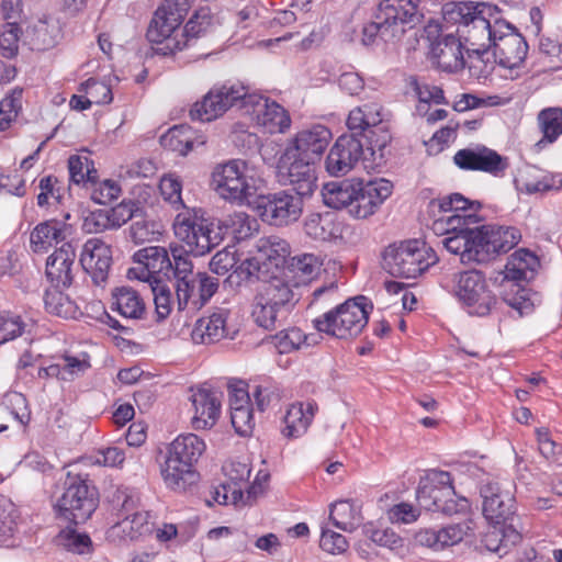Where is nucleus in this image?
Here are the masks:
<instances>
[{"mask_svg": "<svg viewBox=\"0 0 562 562\" xmlns=\"http://www.w3.org/2000/svg\"><path fill=\"white\" fill-rule=\"evenodd\" d=\"M175 235L183 241L182 246H171L175 257V291L179 311L202 308L218 290V279L206 272H194L193 262L188 254L203 256L218 245L217 232L204 220L190 218L187 214H178L173 224Z\"/></svg>", "mask_w": 562, "mask_h": 562, "instance_id": "1", "label": "nucleus"}, {"mask_svg": "<svg viewBox=\"0 0 562 562\" xmlns=\"http://www.w3.org/2000/svg\"><path fill=\"white\" fill-rule=\"evenodd\" d=\"M442 15L447 24L456 25L457 35L464 42L472 74L477 78L486 77L491 67L481 56L491 49L493 33L505 21L498 8L486 2H452L445 4Z\"/></svg>", "mask_w": 562, "mask_h": 562, "instance_id": "2", "label": "nucleus"}, {"mask_svg": "<svg viewBox=\"0 0 562 562\" xmlns=\"http://www.w3.org/2000/svg\"><path fill=\"white\" fill-rule=\"evenodd\" d=\"M205 442L195 434L179 435L168 447L161 465V476L167 487L184 491L196 480L194 465L205 451Z\"/></svg>", "mask_w": 562, "mask_h": 562, "instance_id": "3", "label": "nucleus"}, {"mask_svg": "<svg viewBox=\"0 0 562 562\" xmlns=\"http://www.w3.org/2000/svg\"><path fill=\"white\" fill-rule=\"evenodd\" d=\"M211 183L223 200L252 207L263 181L245 160L232 159L215 166Z\"/></svg>", "mask_w": 562, "mask_h": 562, "instance_id": "4", "label": "nucleus"}, {"mask_svg": "<svg viewBox=\"0 0 562 562\" xmlns=\"http://www.w3.org/2000/svg\"><path fill=\"white\" fill-rule=\"evenodd\" d=\"M297 301L290 282L273 277L257 289L251 316L258 326L273 330L283 325Z\"/></svg>", "mask_w": 562, "mask_h": 562, "instance_id": "5", "label": "nucleus"}, {"mask_svg": "<svg viewBox=\"0 0 562 562\" xmlns=\"http://www.w3.org/2000/svg\"><path fill=\"white\" fill-rule=\"evenodd\" d=\"M372 305L369 300L359 295L337 304L334 308L313 319L315 329L338 339L357 337L369 319Z\"/></svg>", "mask_w": 562, "mask_h": 562, "instance_id": "6", "label": "nucleus"}, {"mask_svg": "<svg viewBox=\"0 0 562 562\" xmlns=\"http://www.w3.org/2000/svg\"><path fill=\"white\" fill-rule=\"evenodd\" d=\"M431 247L418 239L390 245L383 255L384 268L395 277L416 279L438 262Z\"/></svg>", "mask_w": 562, "mask_h": 562, "instance_id": "7", "label": "nucleus"}, {"mask_svg": "<svg viewBox=\"0 0 562 562\" xmlns=\"http://www.w3.org/2000/svg\"><path fill=\"white\" fill-rule=\"evenodd\" d=\"M191 8V0H164L156 9L147 29L149 42L165 44L164 54H173L186 47L178 29Z\"/></svg>", "mask_w": 562, "mask_h": 562, "instance_id": "8", "label": "nucleus"}, {"mask_svg": "<svg viewBox=\"0 0 562 562\" xmlns=\"http://www.w3.org/2000/svg\"><path fill=\"white\" fill-rule=\"evenodd\" d=\"M452 283L454 296L471 315L485 316L497 302L485 276L479 270L454 273Z\"/></svg>", "mask_w": 562, "mask_h": 562, "instance_id": "9", "label": "nucleus"}, {"mask_svg": "<svg viewBox=\"0 0 562 562\" xmlns=\"http://www.w3.org/2000/svg\"><path fill=\"white\" fill-rule=\"evenodd\" d=\"M56 507L65 519L76 525L85 522L97 508L95 491L86 479L69 473Z\"/></svg>", "mask_w": 562, "mask_h": 562, "instance_id": "10", "label": "nucleus"}, {"mask_svg": "<svg viewBox=\"0 0 562 562\" xmlns=\"http://www.w3.org/2000/svg\"><path fill=\"white\" fill-rule=\"evenodd\" d=\"M246 87L240 83H224L213 87L201 100L193 103L190 117L193 121L212 122L233 106L243 110Z\"/></svg>", "mask_w": 562, "mask_h": 562, "instance_id": "11", "label": "nucleus"}, {"mask_svg": "<svg viewBox=\"0 0 562 562\" xmlns=\"http://www.w3.org/2000/svg\"><path fill=\"white\" fill-rule=\"evenodd\" d=\"M252 209L262 221L271 225L284 226L299 220L303 201L302 198L286 190L266 195L259 193Z\"/></svg>", "mask_w": 562, "mask_h": 562, "instance_id": "12", "label": "nucleus"}, {"mask_svg": "<svg viewBox=\"0 0 562 562\" xmlns=\"http://www.w3.org/2000/svg\"><path fill=\"white\" fill-rule=\"evenodd\" d=\"M383 108L378 103H366L350 111L347 126L351 135L364 136L372 149H383L391 140V135L383 123Z\"/></svg>", "mask_w": 562, "mask_h": 562, "instance_id": "13", "label": "nucleus"}, {"mask_svg": "<svg viewBox=\"0 0 562 562\" xmlns=\"http://www.w3.org/2000/svg\"><path fill=\"white\" fill-rule=\"evenodd\" d=\"M171 246L169 248L162 246H149L137 250L133 255V261L139 267L131 268L127 271L130 279H137L151 283L159 276L170 278L175 276V257L171 255Z\"/></svg>", "mask_w": 562, "mask_h": 562, "instance_id": "14", "label": "nucleus"}, {"mask_svg": "<svg viewBox=\"0 0 562 562\" xmlns=\"http://www.w3.org/2000/svg\"><path fill=\"white\" fill-rule=\"evenodd\" d=\"M243 111L271 134L284 133L291 126V117L284 108L260 94L249 93L247 88Z\"/></svg>", "mask_w": 562, "mask_h": 562, "instance_id": "15", "label": "nucleus"}, {"mask_svg": "<svg viewBox=\"0 0 562 562\" xmlns=\"http://www.w3.org/2000/svg\"><path fill=\"white\" fill-rule=\"evenodd\" d=\"M494 34L493 55L498 64L510 71L519 69L527 56L528 44L524 36L506 20Z\"/></svg>", "mask_w": 562, "mask_h": 562, "instance_id": "16", "label": "nucleus"}, {"mask_svg": "<svg viewBox=\"0 0 562 562\" xmlns=\"http://www.w3.org/2000/svg\"><path fill=\"white\" fill-rule=\"evenodd\" d=\"M278 181L290 186L300 198L310 196L317 188L315 162L282 154L277 166Z\"/></svg>", "mask_w": 562, "mask_h": 562, "instance_id": "17", "label": "nucleus"}, {"mask_svg": "<svg viewBox=\"0 0 562 562\" xmlns=\"http://www.w3.org/2000/svg\"><path fill=\"white\" fill-rule=\"evenodd\" d=\"M480 494L483 515L490 524L506 525L513 519L516 507L510 483L486 482L481 486Z\"/></svg>", "mask_w": 562, "mask_h": 562, "instance_id": "18", "label": "nucleus"}, {"mask_svg": "<svg viewBox=\"0 0 562 562\" xmlns=\"http://www.w3.org/2000/svg\"><path fill=\"white\" fill-rule=\"evenodd\" d=\"M429 0H379L376 7L403 36L424 22Z\"/></svg>", "mask_w": 562, "mask_h": 562, "instance_id": "19", "label": "nucleus"}, {"mask_svg": "<svg viewBox=\"0 0 562 562\" xmlns=\"http://www.w3.org/2000/svg\"><path fill=\"white\" fill-rule=\"evenodd\" d=\"M331 139L330 131L321 124L313 125L296 133L289 142L283 154L285 158L297 157L316 162Z\"/></svg>", "mask_w": 562, "mask_h": 562, "instance_id": "20", "label": "nucleus"}, {"mask_svg": "<svg viewBox=\"0 0 562 562\" xmlns=\"http://www.w3.org/2000/svg\"><path fill=\"white\" fill-rule=\"evenodd\" d=\"M363 155V144L355 135H341L330 148L326 160V171L334 177L347 175Z\"/></svg>", "mask_w": 562, "mask_h": 562, "instance_id": "21", "label": "nucleus"}, {"mask_svg": "<svg viewBox=\"0 0 562 562\" xmlns=\"http://www.w3.org/2000/svg\"><path fill=\"white\" fill-rule=\"evenodd\" d=\"M480 262H486L492 257L507 252L520 240V233L515 227L486 225L476 227Z\"/></svg>", "mask_w": 562, "mask_h": 562, "instance_id": "22", "label": "nucleus"}, {"mask_svg": "<svg viewBox=\"0 0 562 562\" xmlns=\"http://www.w3.org/2000/svg\"><path fill=\"white\" fill-rule=\"evenodd\" d=\"M392 189V182L383 178L367 183L358 182L350 214L357 218L371 216L391 195Z\"/></svg>", "mask_w": 562, "mask_h": 562, "instance_id": "23", "label": "nucleus"}, {"mask_svg": "<svg viewBox=\"0 0 562 562\" xmlns=\"http://www.w3.org/2000/svg\"><path fill=\"white\" fill-rule=\"evenodd\" d=\"M452 494L451 474L441 470H430L419 480L416 498L420 508L436 512L442 498Z\"/></svg>", "mask_w": 562, "mask_h": 562, "instance_id": "24", "label": "nucleus"}, {"mask_svg": "<svg viewBox=\"0 0 562 562\" xmlns=\"http://www.w3.org/2000/svg\"><path fill=\"white\" fill-rule=\"evenodd\" d=\"M79 262L92 282L102 286L108 280L112 263L111 248L99 238H90L82 246Z\"/></svg>", "mask_w": 562, "mask_h": 562, "instance_id": "25", "label": "nucleus"}, {"mask_svg": "<svg viewBox=\"0 0 562 562\" xmlns=\"http://www.w3.org/2000/svg\"><path fill=\"white\" fill-rule=\"evenodd\" d=\"M453 161L461 169L479 170L492 175H498L507 168L506 159L485 146L475 149H460L456 153Z\"/></svg>", "mask_w": 562, "mask_h": 562, "instance_id": "26", "label": "nucleus"}, {"mask_svg": "<svg viewBox=\"0 0 562 562\" xmlns=\"http://www.w3.org/2000/svg\"><path fill=\"white\" fill-rule=\"evenodd\" d=\"M430 52L438 67L445 71L454 72L465 66V44L456 31H446L440 40L431 44Z\"/></svg>", "mask_w": 562, "mask_h": 562, "instance_id": "27", "label": "nucleus"}, {"mask_svg": "<svg viewBox=\"0 0 562 562\" xmlns=\"http://www.w3.org/2000/svg\"><path fill=\"white\" fill-rule=\"evenodd\" d=\"M190 401L194 409L192 426L194 429L212 428L221 414V401L217 392L206 387L199 386L191 389Z\"/></svg>", "mask_w": 562, "mask_h": 562, "instance_id": "28", "label": "nucleus"}, {"mask_svg": "<svg viewBox=\"0 0 562 562\" xmlns=\"http://www.w3.org/2000/svg\"><path fill=\"white\" fill-rule=\"evenodd\" d=\"M228 316L227 308L217 307L210 315L199 318L191 334L193 342L211 345L228 337Z\"/></svg>", "mask_w": 562, "mask_h": 562, "instance_id": "29", "label": "nucleus"}, {"mask_svg": "<svg viewBox=\"0 0 562 562\" xmlns=\"http://www.w3.org/2000/svg\"><path fill=\"white\" fill-rule=\"evenodd\" d=\"M76 259L75 247L64 243L46 261V277L56 288L69 286L72 282V266Z\"/></svg>", "mask_w": 562, "mask_h": 562, "instance_id": "30", "label": "nucleus"}, {"mask_svg": "<svg viewBox=\"0 0 562 562\" xmlns=\"http://www.w3.org/2000/svg\"><path fill=\"white\" fill-rule=\"evenodd\" d=\"M342 223L334 212L312 213L304 220L305 234L315 240H336L342 237Z\"/></svg>", "mask_w": 562, "mask_h": 562, "instance_id": "31", "label": "nucleus"}, {"mask_svg": "<svg viewBox=\"0 0 562 562\" xmlns=\"http://www.w3.org/2000/svg\"><path fill=\"white\" fill-rule=\"evenodd\" d=\"M539 259L527 249H518L510 255L504 269V282L520 283L532 280L539 268Z\"/></svg>", "mask_w": 562, "mask_h": 562, "instance_id": "32", "label": "nucleus"}, {"mask_svg": "<svg viewBox=\"0 0 562 562\" xmlns=\"http://www.w3.org/2000/svg\"><path fill=\"white\" fill-rule=\"evenodd\" d=\"M442 246L451 254L460 256L463 263L480 262L477 231L469 226L456 234L443 237Z\"/></svg>", "mask_w": 562, "mask_h": 562, "instance_id": "33", "label": "nucleus"}, {"mask_svg": "<svg viewBox=\"0 0 562 562\" xmlns=\"http://www.w3.org/2000/svg\"><path fill=\"white\" fill-rule=\"evenodd\" d=\"M111 308L126 319H143L147 313L146 304L138 291L122 285L113 289Z\"/></svg>", "mask_w": 562, "mask_h": 562, "instance_id": "34", "label": "nucleus"}, {"mask_svg": "<svg viewBox=\"0 0 562 562\" xmlns=\"http://www.w3.org/2000/svg\"><path fill=\"white\" fill-rule=\"evenodd\" d=\"M61 35L58 19L52 15H43L26 31V38L32 49L45 50L54 47Z\"/></svg>", "mask_w": 562, "mask_h": 562, "instance_id": "35", "label": "nucleus"}, {"mask_svg": "<svg viewBox=\"0 0 562 562\" xmlns=\"http://www.w3.org/2000/svg\"><path fill=\"white\" fill-rule=\"evenodd\" d=\"M317 409L318 406L314 401L291 404L284 416L283 435L289 438H296L305 434Z\"/></svg>", "mask_w": 562, "mask_h": 562, "instance_id": "36", "label": "nucleus"}, {"mask_svg": "<svg viewBox=\"0 0 562 562\" xmlns=\"http://www.w3.org/2000/svg\"><path fill=\"white\" fill-rule=\"evenodd\" d=\"M69 227L57 220L45 221L34 227L30 235L31 248L34 252H45L53 245L66 239Z\"/></svg>", "mask_w": 562, "mask_h": 562, "instance_id": "37", "label": "nucleus"}, {"mask_svg": "<svg viewBox=\"0 0 562 562\" xmlns=\"http://www.w3.org/2000/svg\"><path fill=\"white\" fill-rule=\"evenodd\" d=\"M147 512H134L112 526L108 538L112 541H134L150 531Z\"/></svg>", "mask_w": 562, "mask_h": 562, "instance_id": "38", "label": "nucleus"}, {"mask_svg": "<svg viewBox=\"0 0 562 562\" xmlns=\"http://www.w3.org/2000/svg\"><path fill=\"white\" fill-rule=\"evenodd\" d=\"M257 257L265 267V272H270L271 268L283 266L286 257L290 255V244L279 237L269 236L261 238L257 246Z\"/></svg>", "mask_w": 562, "mask_h": 562, "instance_id": "39", "label": "nucleus"}, {"mask_svg": "<svg viewBox=\"0 0 562 562\" xmlns=\"http://www.w3.org/2000/svg\"><path fill=\"white\" fill-rule=\"evenodd\" d=\"M195 143L203 145L204 139H195L193 130L188 125H175L160 136V145L171 151L186 156Z\"/></svg>", "mask_w": 562, "mask_h": 562, "instance_id": "40", "label": "nucleus"}, {"mask_svg": "<svg viewBox=\"0 0 562 562\" xmlns=\"http://www.w3.org/2000/svg\"><path fill=\"white\" fill-rule=\"evenodd\" d=\"M329 519L346 532H352L361 522L360 507L352 501L341 499L330 505Z\"/></svg>", "mask_w": 562, "mask_h": 562, "instance_id": "41", "label": "nucleus"}, {"mask_svg": "<svg viewBox=\"0 0 562 562\" xmlns=\"http://www.w3.org/2000/svg\"><path fill=\"white\" fill-rule=\"evenodd\" d=\"M357 186L358 182L353 183L348 180L326 183L322 191L325 204L331 209L348 207L350 212Z\"/></svg>", "mask_w": 562, "mask_h": 562, "instance_id": "42", "label": "nucleus"}, {"mask_svg": "<svg viewBox=\"0 0 562 562\" xmlns=\"http://www.w3.org/2000/svg\"><path fill=\"white\" fill-rule=\"evenodd\" d=\"M373 21L367 23L362 29V43L364 45L373 44L376 37H381L384 42L400 40L402 35L394 25L385 20V15L376 7Z\"/></svg>", "mask_w": 562, "mask_h": 562, "instance_id": "43", "label": "nucleus"}, {"mask_svg": "<svg viewBox=\"0 0 562 562\" xmlns=\"http://www.w3.org/2000/svg\"><path fill=\"white\" fill-rule=\"evenodd\" d=\"M431 211L437 207L441 213L475 214L481 209L479 201H470L460 193H452L430 202Z\"/></svg>", "mask_w": 562, "mask_h": 562, "instance_id": "44", "label": "nucleus"}, {"mask_svg": "<svg viewBox=\"0 0 562 562\" xmlns=\"http://www.w3.org/2000/svg\"><path fill=\"white\" fill-rule=\"evenodd\" d=\"M322 265L323 262L318 256L304 252L293 256L288 268L299 281L308 282L318 276Z\"/></svg>", "mask_w": 562, "mask_h": 562, "instance_id": "45", "label": "nucleus"}, {"mask_svg": "<svg viewBox=\"0 0 562 562\" xmlns=\"http://www.w3.org/2000/svg\"><path fill=\"white\" fill-rule=\"evenodd\" d=\"M70 181L75 184L88 186L94 183L98 171L94 162L87 155H72L68 159Z\"/></svg>", "mask_w": 562, "mask_h": 562, "instance_id": "46", "label": "nucleus"}, {"mask_svg": "<svg viewBox=\"0 0 562 562\" xmlns=\"http://www.w3.org/2000/svg\"><path fill=\"white\" fill-rule=\"evenodd\" d=\"M364 533L372 542L390 549L401 559H403L408 552L404 539L389 528L378 529L370 524L366 525Z\"/></svg>", "mask_w": 562, "mask_h": 562, "instance_id": "47", "label": "nucleus"}, {"mask_svg": "<svg viewBox=\"0 0 562 562\" xmlns=\"http://www.w3.org/2000/svg\"><path fill=\"white\" fill-rule=\"evenodd\" d=\"M477 215L475 214H447L436 218L431 224V231L437 236L448 237L456 234L464 227L475 224Z\"/></svg>", "mask_w": 562, "mask_h": 562, "instance_id": "48", "label": "nucleus"}, {"mask_svg": "<svg viewBox=\"0 0 562 562\" xmlns=\"http://www.w3.org/2000/svg\"><path fill=\"white\" fill-rule=\"evenodd\" d=\"M44 304L48 313L63 318H75L78 313L76 303L56 286L45 292Z\"/></svg>", "mask_w": 562, "mask_h": 562, "instance_id": "49", "label": "nucleus"}, {"mask_svg": "<svg viewBox=\"0 0 562 562\" xmlns=\"http://www.w3.org/2000/svg\"><path fill=\"white\" fill-rule=\"evenodd\" d=\"M538 123L543 133V139L540 143L543 140L553 143L562 134V109L548 108L542 110L538 114Z\"/></svg>", "mask_w": 562, "mask_h": 562, "instance_id": "50", "label": "nucleus"}, {"mask_svg": "<svg viewBox=\"0 0 562 562\" xmlns=\"http://www.w3.org/2000/svg\"><path fill=\"white\" fill-rule=\"evenodd\" d=\"M503 293V300L521 315L531 311L533 302L530 299V291L520 285V283H506Z\"/></svg>", "mask_w": 562, "mask_h": 562, "instance_id": "51", "label": "nucleus"}, {"mask_svg": "<svg viewBox=\"0 0 562 562\" xmlns=\"http://www.w3.org/2000/svg\"><path fill=\"white\" fill-rule=\"evenodd\" d=\"M22 30L16 21L5 22L0 26V52L5 58L18 55Z\"/></svg>", "mask_w": 562, "mask_h": 562, "instance_id": "52", "label": "nucleus"}, {"mask_svg": "<svg viewBox=\"0 0 562 562\" xmlns=\"http://www.w3.org/2000/svg\"><path fill=\"white\" fill-rule=\"evenodd\" d=\"M149 284L154 295L157 318L158 321H162L167 318L172 311V292L170 288L160 279H155Z\"/></svg>", "mask_w": 562, "mask_h": 562, "instance_id": "53", "label": "nucleus"}, {"mask_svg": "<svg viewBox=\"0 0 562 562\" xmlns=\"http://www.w3.org/2000/svg\"><path fill=\"white\" fill-rule=\"evenodd\" d=\"M63 364H54L45 369L48 375H57L61 380H71L75 375L85 372L89 367L86 358L80 359L72 356H65Z\"/></svg>", "mask_w": 562, "mask_h": 562, "instance_id": "54", "label": "nucleus"}, {"mask_svg": "<svg viewBox=\"0 0 562 562\" xmlns=\"http://www.w3.org/2000/svg\"><path fill=\"white\" fill-rule=\"evenodd\" d=\"M223 224L234 235V238L241 240L251 236L257 222L245 212H235L229 214Z\"/></svg>", "mask_w": 562, "mask_h": 562, "instance_id": "55", "label": "nucleus"}, {"mask_svg": "<svg viewBox=\"0 0 562 562\" xmlns=\"http://www.w3.org/2000/svg\"><path fill=\"white\" fill-rule=\"evenodd\" d=\"M15 506L7 497L0 496V544H7L12 538L16 522H15Z\"/></svg>", "mask_w": 562, "mask_h": 562, "instance_id": "56", "label": "nucleus"}, {"mask_svg": "<svg viewBox=\"0 0 562 562\" xmlns=\"http://www.w3.org/2000/svg\"><path fill=\"white\" fill-rule=\"evenodd\" d=\"M265 267L261 265L257 255L245 259L228 277L229 283L239 285L244 281H250L252 278L259 279L265 274Z\"/></svg>", "mask_w": 562, "mask_h": 562, "instance_id": "57", "label": "nucleus"}, {"mask_svg": "<svg viewBox=\"0 0 562 562\" xmlns=\"http://www.w3.org/2000/svg\"><path fill=\"white\" fill-rule=\"evenodd\" d=\"M25 323L20 315L11 312L0 313V345L15 339L24 334Z\"/></svg>", "mask_w": 562, "mask_h": 562, "instance_id": "58", "label": "nucleus"}, {"mask_svg": "<svg viewBox=\"0 0 562 562\" xmlns=\"http://www.w3.org/2000/svg\"><path fill=\"white\" fill-rule=\"evenodd\" d=\"M159 190L165 201L169 202L175 210L184 207L181 191L182 183L175 173L165 175L159 182Z\"/></svg>", "mask_w": 562, "mask_h": 562, "instance_id": "59", "label": "nucleus"}, {"mask_svg": "<svg viewBox=\"0 0 562 562\" xmlns=\"http://www.w3.org/2000/svg\"><path fill=\"white\" fill-rule=\"evenodd\" d=\"M80 91H83L92 104H109L113 100L112 90L109 85L90 78L81 83Z\"/></svg>", "mask_w": 562, "mask_h": 562, "instance_id": "60", "label": "nucleus"}, {"mask_svg": "<svg viewBox=\"0 0 562 562\" xmlns=\"http://www.w3.org/2000/svg\"><path fill=\"white\" fill-rule=\"evenodd\" d=\"M210 26V18L206 13H195L190 20L186 23L183 30L179 34V40L181 42H186V47L189 43L202 34L206 33Z\"/></svg>", "mask_w": 562, "mask_h": 562, "instance_id": "61", "label": "nucleus"}, {"mask_svg": "<svg viewBox=\"0 0 562 562\" xmlns=\"http://www.w3.org/2000/svg\"><path fill=\"white\" fill-rule=\"evenodd\" d=\"M223 472L232 484L247 486L251 470L247 460L234 459L223 465Z\"/></svg>", "mask_w": 562, "mask_h": 562, "instance_id": "62", "label": "nucleus"}, {"mask_svg": "<svg viewBox=\"0 0 562 562\" xmlns=\"http://www.w3.org/2000/svg\"><path fill=\"white\" fill-rule=\"evenodd\" d=\"M92 186L91 199L98 204H108L117 199L121 193V188L116 181L104 180L101 182L94 181Z\"/></svg>", "mask_w": 562, "mask_h": 562, "instance_id": "63", "label": "nucleus"}, {"mask_svg": "<svg viewBox=\"0 0 562 562\" xmlns=\"http://www.w3.org/2000/svg\"><path fill=\"white\" fill-rule=\"evenodd\" d=\"M319 546L324 551L330 554H341L349 547L345 536L326 527H322Z\"/></svg>", "mask_w": 562, "mask_h": 562, "instance_id": "64", "label": "nucleus"}]
</instances>
